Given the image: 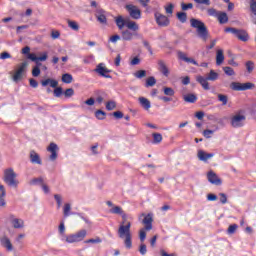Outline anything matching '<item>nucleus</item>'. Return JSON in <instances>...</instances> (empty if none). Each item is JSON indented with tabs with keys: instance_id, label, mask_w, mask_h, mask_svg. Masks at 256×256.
<instances>
[{
	"instance_id": "obj_1",
	"label": "nucleus",
	"mask_w": 256,
	"mask_h": 256,
	"mask_svg": "<svg viewBox=\"0 0 256 256\" xmlns=\"http://www.w3.org/2000/svg\"><path fill=\"white\" fill-rule=\"evenodd\" d=\"M118 237L123 239L126 249H131L133 247V242L131 241V222H122L118 228Z\"/></svg>"
},
{
	"instance_id": "obj_2",
	"label": "nucleus",
	"mask_w": 256,
	"mask_h": 256,
	"mask_svg": "<svg viewBox=\"0 0 256 256\" xmlns=\"http://www.w3.org/2000/svg\"><path fill=\"white\" fill-rule=\"evenodd\" d=\"M142 216L144 217L142 223L145 226L140 230L139 237L140 241L143 243V241H145V239L147 238V233L145 231H151V229H153V214H142Z\"/></svg>"
},
{
	"instance_id": "obj_3",
	"label": "nucleus",
	"mask_w": 256,
	"mask_h": 256,
	"mask_svg": "<svg viewBox=\"0 0 256 256\" xmlns=\"http://www.w3.org/2000/svg\"><path fill=\"white\" fill-rule=\"evenodd\" d=\"M4 183H6L8 187H13L14 189H17V187H19L17 173H15L13 168H8L4 170Z\"/></svg>"
},
{
	"instance_id": "obj_4",
	"label": "nucleus",
	"mask_w": 256,
	"mask_h": 256,
	"mask_svg": "<svg viewBox=\"0 0 256 256\" xmlns=\"http://www.w3.org/2000/svg\"><path fill=\"white\" fill-rule=\"evenodd\" d=\"M219 79V74L215 70H211L207 77L197 76L196 81L201 84L202 88L205 91H209V82L208 81H217Z\"/></svg>"
},
{
	"instance_id": "obj_5",
	"label": "nucleus",
	"mask_w": 256,
	"mask_h": 256,
	"mask_svg": "<svg viewBox=\"0 0 256 256\" xmlns=\"http://www.w3.org/2000/svg\"><path fill=\"white\" fill-rule=\"evenodd\" d=\"M191 23V27H193L194 29H196L198 36L200 37V39H203V41H207V27H205V23H203V21L192 18L190 20Z\"/></svg>"
},
{
	"instance_id": "obj_6",
	"label": "nucleus",
	"mask_w": 256,
	"mask_h": 256,
	"mask_svg": "<svg viewBox=\"0 0 256 256\" xmlns=\"http://www.w3.org/2000/svg\"><path fill=\"white\" fill-rule=\"evenodd\" d=\"M245 119H247V117L245 116V112L243 110H240L231 117L230 125L234 129H239L245 125Z\"/></svg>"
},
{
	"instance_id": "obj_7",
	"label": "nucleus",
	"mask_w": 256,
	"mask_h": 256,
	"mask_svg": "<svg viewBox=\"0 0 256 256\" xmlns=\"http://www.w3.org/2000/svg\"><path fill=\"white\" fill-rule=\"evenodd\" d=\"M30 52H31V48L29 46H25L22 49V54L27 55V58L30 59V61H33L34 63H37L38 65H41V64H39L38 61H45L48 57L47 52L41 53V55L39 57H37V55H35L34 53H30Z\"/></svg>"
},
{
	"instance_id": "obj_8",
	"label": "nucleus",
	"mask_w": 256,
	"mask_h": 256,
	"mask_svg": "<svg viewBox=\"0 0 256 256\" xmlns=\"http://www.w3.org/2000/svg\"><path fill=\"white\" fill-rule=\"evenodd\" d=\"M41 85L42 87H47V85L52 87V89H54V95L56 97H60L61 95H63V88L58 87L59 82L55 79L48 78L46 80H42Z\"/></svg>"
},
{
	"instance_id": "obj_9",
	"label": "nucleus",
	"mask_w": 256,
	"mask_h": 256,
	"mask_svg": "<svg viewBox=\"0 0 256 256\" xmlns=\"http://www.w3.org/2000/svg\"><path fill=\"white\" fill-rule=\"evenodd\" d=\"M87 237V230H80L74 234H70L65 236L66 243H79V241H83Z\"/></svg>"
},
{
	"instance_id": "obj_10",
	"label": "nucleus",
	"mask_w": 256,
	"mask_h": 256,
	"mask_svg": "<svg viewBox=\"0 0 256 256\" xmlns=\"http://www.w3.org/2000/svg\"><path fill=\"white\" fill-rule=\"evenodd\" d=\"M225 33H232V35H235V37H237V39H239L240 41H244L247 42L249 41V34L247 33V31L245 30H239L236 28H225Z\"/></svg>"
},
{
	"instance_id": "obj_11",
	"label": "nucleus",
	"mask_w": 256,
	"mask_h": 256,
	"mask_svg": "<svg viewBox=\"0 0 256 256\" xmlns=\"http://www.w3.org/2000/svg\"><path fill=\"white\" fill-rule=\"evenodd\" d=\"M253 87H255V84L251 82H232L230 84V88L232 89V91H249V89H253Z\"/></svg>"
},
{
	"instance_id": "obj_12",
	"label": "nucleus",
	"mask_w": 256,
	"mask_h": 256,
	"mask_svg": "<svg viewBox=\"0 0 256 256\" xmlns=\"http://www.w3.org/2000/svg\"><path fill=\"white\" fill-rule=\"evenodd\" d=\"M94 72L97 73L100 77H104L105 79H111V75H109L111 73V70L108 69L105 63H99L94 69Z\"/></svg>"
},
{
	"instance_id": "obj_13",
	"label": "nucleus",
	"mask_w": 256,
	"mask_h": 256,
	"mask_svg": "<svg viewBox=\"0 0 256 256\" xmlns=\"http://www.w3.org/2000/svg\"><path fill=\"white\" fill-rule=\"evenodd\" d=\"M126 11L129 13L130 17L135 20L141 19V10L139 7L133 4H127L125 6Z\"/></svg>"
},
{
	"instance_id": "obj_14",
	"label": "nucleus",
	"mask_w": 256,
	"mask_h": 256,
	"mask_svg": "<svg viewBox=\"0 0 256 256\" xmlns=\"http://www.w3.org/2000/svg\"><path fill=\"white\" fill-rule=\"evenodd\" d=\"M47 151L50 153V161H57V157H59V146L56 143L51 142L47 147Z\"/></svg>"
},
{
	"instance_id": "obj_15",
	"label": "nucleus",
	"mask_w": 256,
	"mask_h": 256,
	"mask_svg": "<svg viewBox=\"0 0 256 256\" xmlns=\"http://www.w3.org/2000/svg\"><path fill=\"white\" fill-rule=\"evenodd\" d=\"M154 17H155V21L159 27H169V23H171V21L168 19L167 16H165L159 12H155Z\"/></svg>"
},
{
	"instance_id": "obj_16",
	"label": "nucleus",
	"mask_w": 256,
	"mask_h": 256,
	"mask_svg": "<svg viewBox=\"0 0 256 256\" xmlns=\"http://www.w3.org/2000/svg\"><path fill=\"white\" fill-rule=\"evenodd\" d=\"M207 179L209 183H211L212 185H217V186L223 185V181L221 180V178H219L217 173H215L214 171H209L207 173Z\"/></svg>"
},
{
	"instance_id": "obj_17",
	"label": "nucleus",
	"mask_w": 256,
	"mask_h": 256,
	"mask_svg": "<svg viewBox=\"0 0 256 256\" xmlns=\"http://www.w3.org/2000/svg\"><path fill=\"white\" fill-rule=\"evenodd\" d=\"M26 67H27V62H23L20 64V66L18 67V69L13 75V81L17 82L23 78V73H25Z\"/></svg>"
},
{
	"instance_id": "obj_18",
	"label": "nucleus",
	"mask_w": 256,
	"mask_h": 256,
	"mask_svg": "<svg viewBox=\"0 0 256 256\" xmlns=\"http://www.w3.org/2000/svg\"><path fill=\"white\" fill-rule=\"evenodd\" d=\"M197 157L199 161H202L203 163H207L209 159H213V157H215V153H207L204 150H198Z\"/></svg>"
},
{
	"instance_id": "obj_19",
	"label": "nucleus",
	"mask_w": 256,
	"mask_h": 256,
	"mask_svg": "<svg viewBox=\"0 0 256 256\" xmlns=\"http://www.w3.org/2000/svg\"><path fill=\"white\" fill-rule=\"evenodd\" d=\"M29 157L30 163H32V165H43V160H41V156L35 150L30 151Z\"/></svg>"
},
{
	"instance_id": "obj_20",
	"label": "nucleus",
	"mask_w": 256,
	"mask_h": 256,
	"mask_svg": "<svg viewBox=\"0 0 256 256\" xmlns=\"http://www.w3.org/2000/svg\"><path fill=\"white\" fill-rule=\"evenodd\" d=\"M158 71H160V73H162L164 77H169L171 73V71L169 70V67L163 60L158 61Z\"/></svg>"
},
{
	"instance_id": "obj_21",
	"label": "nucleus",
	"mask_w": 256,
	"mask_h": 256,
	"mask_svg": "<svg viewBox=\"0 0 256 256\" xmlns=\"http://www.w3.org/2000/svg\"><path fill=\"white\" fill-rule=\"evenodd\" d=\"M0 245L4 247L7 251H13V244L11 243V240L7 236L0 237Z\"/></svg>"
},
{
	"instance_id": "obj_22",
	"label": "nucleus",
	"mask_w": 256,
	"mask_h": 256,
	"mask_svg": "<svg viewBox=\"0 0 256 256\" xmlns=\"http://www.w3.org/2000/svg\"><path fill=\"white\" fill-rule=\"evenodd\" d=\"M95 17L99 23L102 25H107V16L105 15V10L97 9Z\"/></svg>"
},
{
	"instance_id": "obj_23",
	"label": "nucleus",
	"mask_w": 256,
	"mask_h": 256,
	"mask_svg": "<svg viewBox=\"0 0 256 256\" xmlns=\"http://www.w3.org/2000/svg\"><path fill=\"white\" fill-rule=\"evenodd\" d=\"M178 58L185 63H191L192 65H196L197 67H199V63H197L195 59L187 57V54L183 52H178Z\"/></svg>"
},
{
	"instance_id": "obj_24",
	"label": "nucleus",
	"mask_w": 256,
	"mask_h": 256,
	"mask_svg": "<svg viewBox=\"0 0 256 256\" xmlns=\"http://www.w3.org/2000/svg\"><path fill=\"white\" fill-rule=\"evenodd\" d=\"M138 101H139L142 109H144L145 111H149L151 109V101H149V99H147L145 97H139Z\"/></svg>"
},
{
	"instance_id": "obj_25",
	"label": "nucleus",
	"mask_w": 256,
	"mask_h": 256,
	"mask_svg": "<svg viewBox=\"0 0 256 256\" xmlns=\"http://www.w3.org/2000/svg\"><path fill=\"white\" fill-rule=\"evenodd\" d=\"M139 37L138 33L131 32L130 30H124L122 31V39L123 41H131L133 39V36Z\"/></svg>"
},
{
	"instance_id": "obj_26",
	"label": "nucleus",
	"mask_w": 256,
	"mask_h": 256,
	"mask_svg": "<svg viewBox=\"0 0 256 256\" xmlns=\"http://www.w3.org/2000/svg\"><path fill=\"white\" fill-rule=\"evenodd\" d=\"M6 195L7 192L5 191V186L0 185V207H5V205H7V202L5 201Z\"/></svg>"
},
{
	"instance_id": "obj_27",
	"label": "nucleus",
	"mask_w": 256,
	"mask_h": 256,
	"mask_svg": "<svg viewBox=\"0 0 256 256\" xmlns=\"http://www.w3.org/2000/svg\"><path fill=\"white\" fill-rule=\"evenodd\" d=\"M216 19H218L221 25H225V23H229V16H227L226 12L218 13V15L216 16Z\"/></svg>"
},
{
	"instance_id": "obj_28",
	"label": "nucleus",
	"mask_w": 256,
	"mask_h": 256,
	"mask_svg": "<svg viewBox=\"0 0 256 256\" xmlns=\"http://www.w3.org/2000/svg\"><path fill=\"white\" fill-rule=\"evenodd\" d=\"M110 213L114 215H121L124 219H127V215L124 214L123 208H121V206H113L110 209Z\"/></svg>"
},
{
	"instance_id": "obj_29",
	"label": "nucleus",
	"mask_w": 256,
	"mask_h": 256,
	"mask_svg": "<svg viewBox=\"0 0 256 256\" xmlns=\"http://www.w3.org/2000/svg\"><path fill=\"white\" fill-rule=\"evenodd\" d=\"M183 99L185 103H196L197 101V95L193 93L185 94L183 95Z\"/></svg>"
},
{
	"instance_id": "obj_30",
	"label": "nucleus",
	"mask_w": 256,
	"mask_h": 256,
	"mask_svg": "<svg viewBox=\"0 0 256 256\" xmlns=\"http://www.w3.org/2000/svg\"><path fill=\"white\" fill-rule=\"evenodd\" d=\"M225 61V56L223 55V50L219 49L216 52V65H222Z\"/></svg>"
},
{
	"instance_id": "obj_31",
	"label": "nucleus",
	"mask_w": 256,
	"mask_h": 256,
	"mask_svg": "<svg viewBox=\"0 0 256 256\" xmlns=\"http://www.w3.org/2000/svg\"><path fill=\"white\" fill-rule=\"evenodd\" d=\"M115 23L118 27V29H123V27H127V23L125 22V19L123 18V16H118L115 18Z\"/></svg>"
},
{
	"instance_id": "obj_32",
	"label": "nucleus",
	"mask_w": 256,
	"mask_h": 256,
	"mask_svg": "<svg viewBox=\"0 0 256 256\" xmlns=\"http://www.w3.org/2000/svg\"><path fill=\"white\" fill-rule=\"evenodd\" d=\"M126 27L130 31H139V24H137L135 21L126 22Z\"/></svg>"
},
{
	"instance_id": "obj_33",
	"label": "nucleus",
	"mask_w": 256,
	"mask_h": 256,
	"mask_svg": "<svg viewBox=\"0 0 256 256\" xmlns=\"http://www.w3.org/2000/svg\"><path fill=\"white\" fill-rule=\"evenodd\" d=\"M12 225H13L14 229H21V228H23L24 222H23V220H21L19 218H14L12 220Z\"/></svg>"
},
{
	"instance_id": "obj_34",
	"label": "nucleus",
	"mask_w": 256,
	"mask_h": 256,
	"mask_svg": "<svg viewBox=\"0 0 256 256\" xmlns=\"http://www.w3.org/2000/svg\"><path fill=\"white\" fill-rule=\"evenodd\" d=\"M62 83H66L69 85V83H73V75L66 73L62 75Z\"/></svg>"
},
{
	"instance_id": "obj_35",
	"label": "nucleus",
	"mask_w": 256,
	"mask_h": 256,
	"mask_svg": "<svg viewBox=\"0 0 256 256\" xmlns=\"http://www.w3.org/2000/svg\"><path fill=\"white\" fill-rule=\"evenodd\" d=\"M68 27H70L72 31H79V24L76 21L68 20Z\"/></svg>"
},
{
	"instance_id": "obj_36",
	"label": "nucleus",
	"mask_w": 256,
	"mask_h": 256,
	"mask_svg": "<svg viewBox=\"0 0 256 256\" xmlns=\"http://www.w3.org/2000/svg\"><path fill=\"white\" fill-rule=\"evenodd\" d=\"M239 229V226L237 224H232L228 227L227 229V234L228 235H234V233Z\"/></svg>"
},
{
	"instance_id": "obj_37",
	"label": "nucleus",
	"mask_w": 256,
	"mask_h": 256,
	"mask_svg": "<svg viewBox=\"0 0 256 256\" xmlns=\"http://www.w3.org/2000/svg\"><path fill=\"white\" fill-rule=\"evenodd\" d=\"M153 137V143H161L163 141V136L159 133L152 134Z\"/></svg>"
},
{
	"instance_id": "obj_38",
	"label": "nucleus",
	"mask_w": 256,
	"mask_h": 256,
	"mask_svg": "<svg viewBox=\"0 0 256 256\" xmlns=\"http://www.w3.org/2000/svg\"><path fill=\"white\" fill-rule=\"evenodd\" d=\"M156 83H157V80L155 79V77L151 76L146 80V87H154Z\"/></svg>"
},
{
	"instance_id": "obj_39",
	"label": "nucleus",
	"mask_w": 256,
	"mask_h": 256,
	"mask_svg": "<svg viewBox=\"0 0 256 256\" xmlns=\"http://www.w3.org/2000/svg\"><path fill=\"white\" fill-rule=\"evenodd\" d=\"M177 18L181 23H185L187 21V13L185 12H179L177 13Z\"/></svg>"
},
{
	"instance_id": "obj_40",
	"label": "nucleus",
	"mask_w": 256,
	"mask_h": 256,
	"mask_svg": "<svg viewBox=\"0 0 256 256\" xmlns=\"http://www.w3.org/2000/svg\"><path fill=\"white\" fill-rule=\"evenodd\" d=\"M63 211H64V217H69V215H71V204L69 203L65 204Z\"/></svg>"
},
{
	"instance_id": "obj_41",
	"label": "nucleus",
	"mask_w": 256,
	"mask_h": 256,
	"mask_svg": "<svg viewBox=\"0 0 256 256\" xmlns=\"http://www.w3.org/2000/svg\"><path fill=\"white\" fill-rule=\"evenodd\" d=\"M115 107H117V103H115V101L111 100V101H108L106 103V109L107 111H113V109H115Z\"/></svg>"
},
{
	"instance_id": "obj_42",
	"label": "nucleus",
	"mask_w": 256,
	"mask_h": 256,
	"mask_svg": "<svg viewBox=\"0 0 256 256\" xmlns=\"http://www.w3.org/2000/svg\"><path fill=\"white\" fill-rule=\"evenodd\" d=\"M106 115L107 114L104 111H102V110H97L96 113H95V117L97 119H99L100 121H103V119H105Z\"/></svg>"
},
{
	"instance_id": "obj_43",
	"label": "nucleus",
	"mask_w": 256,
	"mask_h": 256,
	"mask_svg": "<svg viewBox=\"0 0 256 256\" xmlns=\"http://www.w3.org/2000/svg\"><path fill=\"white\" fill-rule=\"evenodd\" d=\"M164 95H167L168 97H173V95H175V90H173V88L171 87H165Z\"/></svg>"
},
{
	"instance_id": "obj_44",
	"label": "nucleus",
	"mask_w": 256,
	"mask_h": 256,
	"mask_svg": "<svg viewBox=\"0 0 256 256\" xmlns=\"http://www.w3.org/2000/svg\"><path fill=\"white\" fill-rule=\"evenodd\" d=\"M224 73H226L229 77H233L235 75V70L233 68L226 66L223 68Z\"/></svg>"
},
{
	"instance_id": "obj_45",
	"label": "nucleus",
	"mask_w": 256,
	"mask_h": 256,
	"mask_svg": "<svg viewBox=\"0 0 256 256\" xmlns=\"http://www.w3.org/2000/svg\"><path fill=\"white\" fill-rule=\"evenodd\" d=\"M54 199H55V201L57 203L58 209H61V205H63V198H61V195L55 194L54 195Z\"/></svg>"
},
{
	"instance_id": "obj_46",
	"label": "nucleus",
	"mask_w": 256,
	"mask_h": 256,
	"mask_svg": "<svg viewBox=\"0 0 256 256\" xmlns=\"http://www.w3.org/2000/svg\"><path fill=\"white\" fill-rule=\"evenodd\" d=\"M147 75V71L145 70H139L134 74V77H136L137 79H143V77H146Z\"/></svg>"
},
{
	"instance_id": "obj_47",
	"label": "nucleus",
	"mask_w": 256,
	"mask_h": 256,
	"mask_svg": "<svg viewBox=\"0 0 256 256\" xmlns=\"http://www.w3.org/2000/svg\"><path fill=\"white\" fill-rule=\"evenodd\" d=\"M218 101H220V103H222V105H227V95L225 94H218Z\"/></svg>"
},
{
	"instance_id": "obj_48",
	"label": "nucleus",
	"mask_w": 256,
	"mask_h": 256,
	"mask_svg": "<svg viewBox=\"0 0 256 256\" xmlns=\"http://www.w3.org/2000/svg\"><path fill=\"white\" fill-rule=\"evenodd\" d=\"M246 69L248 73H252L253 69H255V63H253V61L246 62Z\"/></svg>"
},
{
	"instance_id": "obj_49",
	"label": "nucleus",
	"mask_w": 256,
	"mask_h": 256,
	"mask_svg": "<svg viewBox=\"0 0 256 256\" xmlns=\"http://www.w3.org/2000/svg\"><path fill=\"white\" fill-rule=\"evenodd\" d=\"M207 13L210 17H216L217 18V16L219 15L220 12L217 11L216 9H214V8H210V9L207 10Z\"/></svg>"
},
{
	"instance_id": "obj_50",
	"label": "nucleus",
	"mask_w": 256,
	"mask_h": 256,
	"mask_svg": "<svg viewBox=\"0 0 256 256\" xmlns=\"http://www.w3.org/2000/svg\"><path fill=\"white\" fill-rule=\"evenodd\" d=\"M93 61H95V56L93 55L87 56L83 59V63H85V65H89L93 63Z\"/></svg>"
},
{
	"instance_id": "obj_51",
	"label": "nucleus",
	"mask_w": 256,
	"mask_h": 256,
	"mask_svg": "<svg viewBox=\"0 0 256 256\" xmlns=\"http://www.w3.org/2000/svg\"><path fill=\"white\" fill-rule=\"evenodd\" d=\"M43 183V178L39 177V178H33L30 181V185H42Z\"/></svg>"
},
{
	"instance_id": "obj_52",
	"label": "nucleus",
	"mask_w": 256,
	"mask_h": 256,
	"mask_svg": "<svg viewBox=\"0 0 256 256\" xmlns=\"http://www.w3.org/2000/svg\"><path fill=\"white\" fill-rule=\"evenodd\" d=\"M120 253L119 250L110 249L106 252V256H119Z\"/></svg>"
},
{
	"instance_id": "obj_53",
	"label": "nucleus",
	"mask_w": 256,
	"mask_h": 256,
	"mask_svg": "<svg viewBox=\"0 0 256 256\" xmlns=\"http://www.w3.org/2000/svg\"><path fill=\"white\" fill-rule=\"evenodd\" d=\"M65 97H73L75 95V90L73 88H68L64 91Z\"/></svg>"
},
{
	"instance_id": "obj_54",
	"label": "nucleus",
	"mask_w": 256,
	"mask_h": 256,
	"mask_svg": "<svg viewBox=\"0 0 256 256\" xmlns=\"http://www.w3.org/2000/svg\"><path fill=\"white\" fill-rule=\"evenodd\" d=\"M32 75L33 77H39L41 75V69H39V66H35L32 69Z\"/></svg>"
},
{
	"instance_id": "obj_55",
	"label": "nucleus",
	"mask_w": 256,
	"mask_h": 256,
	"mask_svg": "<svg viewBox=\"0 0 256 256\" xmlns=\"http://www.w3.org/2000/svg\"><path fill=\"white\" fill-rule=\"evenodd\" d=\"M174 5L173 4H168L167 6H165V11L168 15H173V9H174Z\"/></svg>"
},
{
	"instance_id": "obj_56",
	"label": "nucleus",
	"mask_w": 256,
	"mask_h": 256,
	"mask_svg": "<svg viewBox=\"0 0 256 256\" xmlns=\"http://www.w3.org/2000/svg\"><path fill=\"white\" fill-rule=\"evenodd\" d=\"M197 5H206L207 7H209V5H211V0H194Z\"/></svg>"
},
{
	"instance_id": "obj_57",
	"label": "nucleus",
	"mask_w": 256,
	"mask_h": 256,
	"mask_svg": "<svg viewBox=\"0 0 256 256\" xmlns=\"http://www.w3.org/2000/svg\"><path fill=\"white\" fill-rule=\"evenodd\" d=\"M181 7H182V11H187L189 9H193V3H188V4L182 3Z\"/></svg>"
},
{
	"instance_id": "obj_58",
	"label": "nucleus",
	"mask_w": 256,
	"mask_h": 256,
	"mask_svg": "<svg viewBox=\"0 0 256 256\" xmlns=\"http://www.w3.org/2000/svg\"><path fill=\"white\" fill-rule=\"evenodd\" d=\"M213 133H215V131H213V130H204L203 131V135H204V137H206V139H211V136L213 135Z\"/></svg>"
},
{
	"instance_id": "obj_59",
	"label": "nucleus",
	"mask_w": 256,
	"mask_h": 256,
	"mask_svg": "<svg viewBox=\"0 0 256 256\" xmlns=\"http://www.w3.org/2000/svg\"><path fill=\"white\" fill-rule=\"evenodd\" d=\"M220 203H222V205H225L227 203V195L225 193H220Z\"/></svg>"
},
{
	"instance_id": "obj_60",
	"label": "nucleus",
	"mask_w": 256,
	"mask_h": 256,
	"mask_svg": "<svg viewBox=\"0 0 256 256\" xmlns=\"http://www.w3.org/2000/svg\"><path fill=\"white\" fill-rule=\"evenodd\" d=\"M103 240H101V238L96 237L94 239H88L85 241V243H102Z\"/></svg>"
},
{
	"instance_id": "obj_61",
	"label": "nucleus",
	"mask_w": 256,
	"mask_h": 256,
	"mask_svg": "<svg viewBox=\"0 0 256 256\" xmlns=\"http://www.w3.org/2000/svg\"><path fill=\"white\" fill-rule=\"evenodd\" d=\"M120 40H121V36H119V35H113L109 39L110 43H117V41H120Z\"/></svg>"
},
{
	"instance_id": "obj_62",
	"label": "nucleus",
	"mask_w": 256,
	"mask_h": 256,
	"mask_svg": "<svg viewBox=\"0 0 256 256\" xmlns=\"http://www.w3.org/2000/svg\"><path fill=\"white\" fill-rule=\"evenodd\" d=\"M139 252H140L141 255H146V253H147V246L145 244H141Z\"/></svg>"
},
{
	"instance_id": "obj_63",
	"label": "nucleus",
	"mask_w": 256,
	"mask_h": 256,
	"mask_svg": "<svg viewBox=\"0 0 256 256\" xmlns=\"http://www.w3.org/2000/svg\"><path fill=\"white\" fill-rule=\"evenodd\" d=\"M0 59H3V60H5V59H11V54H9V52H2V53L0 54Z\"/></svg>"
},
{
	"instance_id": "obj_64",
	"label": "nucleus",
	"mask_w": 256,
	"mask_h": 256,
	"mask_svg": "<svg viewBox=\"0 0 256 256\" xmlns=\"http://www.w3.org/2000/svg\"><path fill=\"white\" fill-rule=\"evenodd\" d=\"M207 200L208 201H217V195H215V194H208L207 195Z\"/></svg>"
}]
</instances>
